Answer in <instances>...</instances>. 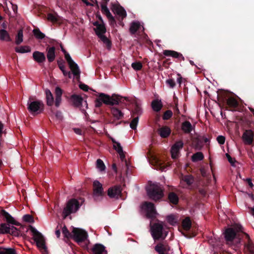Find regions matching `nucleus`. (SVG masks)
<instances>
[{"instance_id": "1", "label": "nucleus", "mask_w": 254, "mask_h": 254, "mask_svg": "<svg viewBox=\"0 0 254 254\" xmlns=\"http://www.w3.org/2000/svg\"><path fill=\"white\" fill-rule=\"evenodd\" d=\"M128 101L127 97H123L119 94H113L111 96L100 93L95 100V105L96 108H100L103 104L107 106H112L110 108L111 112L114 118L117 120L124 118V113L118 108L114 107L115 105H119L120 103H124V102Z\"/></svg>"}, {"instance_id": "2", "label": "nucleus", "mask_w": 254, "mask_h": 254, "mask_svg": "<svg viewBox=\"0 0 254 254\" xmlns=\"http://www.w3.org/2000/svg\"><path fill=\"white\" fill-rule=\"evenodd\" d=\"M243 229L242 226L238 227V231L242 233H237L235 230L232 228H227L224 233V237L227 243L235 241V244L238 245L241 243V239L243 238Z\"/></svg>"}, {"instance_id": "3", "label": "nucleus", "mask_w": 254, "mask_h": 254, "mask_svg": "<svg viewBox=\"0 0 254 254\" xmlns=\"http://www.w3.org/2000/svg\"><path fill=\"white\" fill-rule=\"evenodd\" d=\"M149 197L154 201L160 200L164 196L163 190L161 185L157 183H151L146 188Z\"/></svg>"}, {"instance_id": "4", "label": "nucleus", "mask_w": 254, "mask_h": 254, "mask_svg": "<svg viewBox=\"0 0 254 254\" xmlns=\"http://www.w3.org/2000/svg\"><path fill=\"white\" fill-rule=\"evenodd\" d=\"M27 109L33 116L42 113L44 110V104L41 100H32L30 97L27 102Z\"/></svg>"}, {"instance_id": "5", "label": "nucleus", "mask_w": 254, "mask_h": 254, "mask_svg": "<svg viewBox=\"0 0 254 254\" xmlns=\"http://www.w3.org/2000/svg\"><path fill=\"white\" fill-rule=\"evenodd\" d=\"M81 205L76 199L72 198L69 200L63 210L64 218H65L70 214L75 213L79 209Z\"/></svg>"}, {"instance_id": "6", "label": "nucleus", "mask_w": 254, "mask_h": 254, "mask_svg": "<svg viewBox=\"0 0 254 254\" xmlns=\"http://www.w3.org/2000/svg\"><path fill=\"white\" fill-rule=\"evenodd\" d=\"M163 230L164 228L162 223H155L151 226V235L155 241L164 240L166 238L167 233H164Z\"/></svg>"}, {"instance_id": "7", "label": "nucleus", "mask_w": 254, "mask_h": 254, "mask_svg": "<svg viewBox=\"0 0 254 254\" xmlns=\"http://www.w3.org/2000/svg\"><path fill=\"white\" fill-rule=\"evenodd\" d=\"M24 229L23 226H21L19 229L15 227L10 226L7 223L0 224V234H9L13 236L19 237L22 236L21 232Z\"/></svg>"}, {"instance_id": "8", "label": "nucleus", "mask_w": 254, "mask_h": 254, "mask_svg": "<svg viewBox=\"0 0 254 254\" xmlns=\"http://www.w3.org/2000/svg\"><path fill=\"white\" fill-rule=\"evenodd\" d=\"M88 237L87 232L78 228H72V239L78 244L84 242Z\"/></svg>"}, {"instance_id": "9", "label": "nucleus", "mask_w": 254, "mask_h": 254, "mask_svg": "<svg viewBox=\"0 0 254 254\" xmlns=\"http://www.w3.org/2000/svg\"><path fill=\"white\" fill-rule=\"evenodd\" d=\"M30 229L33 233V239L36 243L37 246L39 248L46 250L47 247L45 245V239L42 234L32 226H30Z\"/></svg>"}, {"instance_id": "10", "label": "nucleus", "mask_w": 254, "mask_h": 254, "mask_svg": "<svg viewBox=\"0 0 254 254\" xmlns=\"http://www.w3.org/2000/svg\"><path fill=\"white\" fill-rule=\"evenodd\" d=\"M142 209L145 211L146 216L148 218L155 217L156 211L153 203L147 201L144 202L142 205Z\"/></svg>"}, {"instance_id": "11", "label": "nucleus", "mask_w": 254, "mask_h": 254, "mask_svg": "<svg viewBox=\"0 0 254 254\" xmlns=\"http://www.w3.org/2000/svg\"><path fill=\"white\" fill-rule=\"evenodd\" d=\"M64 55L65 59L66 60L72 73L74 76L79 78L80 71L78 65L72 60L70 56L67 52L64 54Z\"/></svg>"}, {"instance_id": "12", "label": "nucleus", "mask_w": 254, "mask_h": 254, "mask_svg": "<svg viewBox=\"0 0 254 254\" xmlns=\"http://www.w3.org/2000/svg\"><path fill=\"white\" fill-rule=\"evenodd\" d=\"M111 9L115 14L119 16V18H122V20L127 16L125 9L119 3H112Z\"/></svg>"}, {"instance_id": "13", "label": "nucleus", "mask_w": 254, "mask_h": 254, "mask_svg": "<svg viewBox=\"0 0 254 254\" xmlns=\"http://www.w3.org/2000/svg\"><path fill=\"white\" fill-rule=\"evenodd\" d=\"M154 250L158 254H169L170 247L166 242H160L155 246Z\"/></svg>"}, {"instance_id": "14", "label": "nucleus", "mask_w": 254, "mask_h": 254, "mask_svg": "<svg viewBox=\"0 0 254 254\" xmlns=\"http://www.w3.org/2000/svg\"><path fill=\"white\" fill-rule=\"evenodd\" d=\"M184 143L182 140L177 141L171 147V153L172 158L175 159L179 157V151L183 148Z\"/></svg>"}, {"instance_id": "15", "label": "nucleus", "mask_w": 254, "mask_h": 254, "mask_svg": "<svg viewBox=\"0 0 254 254\" xmlns=\"http://www.w3.org/2000/svg\"><path fill=\"white\" fill-rule=\"evenodd\" d=\"M93 193L95 199H96V197L104 195L102 185L98 181L93 182Z\"/></svg>"}, {"instance_id": "16", "label": "nucleus", "mask_w": 254, "mask_h": 254, "mask_svg": "<svg viewBox=\"0 0 254 254\" xmlns=\"http://www.w3.org/2000/svg\"><path fill=\"white\" fill-rule=\"evenodd\" d=\"M107 4L108 3L102 2L101 4V11L103 14L106 15L111 24H114L116 23V20L107 7Z\"/></svg>"}, {"instance_id": "17", "label": "nucleus", "mask_w": 254, "mask_h": 254, "mask_svg": "<svg viewBox=\"0 0 254 254\" xmlns=\"http://www.w3.org/2000/svg\"><path fill=\"white\" fill-rule=\"evenodd\" d=\"M1 214L4 217V220L6 221L7 224L18 226H20V227L22 226L20 223L16 221L14 218L5 210L3 209L1 210Z\"/></svg>"}, {"instance_id": "18", "label": "nucleus", "mask_w": 254, "mask_h": 254, "mask_svg": "<svg viewBox=\"0 0 254 254\" xmlns=\"http://www.w3.org/2000/svg\"><path fill=\"white\" fill-rule=\"evenodd\" d=\"M121 194V188L120 186H116L109 188L108 195L110 198H118Z\"/></svg>"}, {"instance_id": "19", "label": "nucleus", "mask_w": 254, "mask_h": 254, "mask_svg": "<svg viewBox=\"0 0 254 254\" xmlns=\"http://www.w3.org/2000/svg\"><path fill=\"white\" fill-rule=\"evenodd\" d=\"M254 133L251 129L246 130L243 134V139L246 144H252L253 142Z\"/></svg>"}, {"instance_id": "20", "label": "nucleus", "mask_w": 254, "mask_h": 254, "mask_svg": "<svg viewBox=\"0 0 254 254\" xmlns=\"http://www.w3.org/2000/svg\"><path fill=\"white\" fill-rule=\"evenodd\" d=\"M163 53L167 57H172L180 61L185 60V58L181 53L175 51L165 50L163 51Z\"/></svg>"}, {"instance_id": "21", "label": "nucleus", "mask_w": 254, "mask_h": 254, "mask_svg": "<svg viewBox=\"0 0 254 254\" xmlns=\"http://www.w3.org/2000/svg\"><path fill=\"white\" fill-rule=\"evenodd\" d=\"M32 57L34 61L39 64L44 63L46 60V56L44 53L39 51H35L33 52Z\"/></svg>"}, {"instance_id": "22", "label": "nucleus", "mask_w": 254, "mask_h": 254, "mask_svg": "<svg viewBox=\"0 0 254 254\" xmlns=\"http://www.w3.org/2000/svg\"><path fill=\"white\" fill-rule=\"evenodd\" d=\"M142 109L139 104L136 101H134L133 103V109L131 112V117H139L142 114Z\"/></svg>"}, {"instance_id": "23", "label": "nucleus", "mask_w": 254, "mask_h": 254, "mask_svg": "<svg viewBox=\"0 0 254 254\" xmlns=\"http://www.w3.org/2000/svg\"><path fill=\"white\" fill-rule=\"evenodd\" d=\"M47 58L48 62L51 63L54 61L56 58V48L54 46H48L46 48Z\"/></svg>"}, {"instance_id": "24", "label": "nucleus", "mask_w": 254, "mask_h": 254, "mask_svg": "<svg viewBox=\"0 0 254 254\" xmlns=\"http://www.w3.org/2000/svg\"><path fill=\"white\" fill-rule=\"evenodd\" d=\"M93 254H107L105 247L101 244H95L91 249Z\"/></svg>"}, {"instance_id": "25", "label": "nucleus", "mask_w": 254, "mask_h": 254, "mask_svg": "<svg viewBox=\"0 0 254 254\" xmlns=\"http://www.w3.org/2000/svg\"><path fill=\"white\" fill-rule=\"evenodd\" d=\"M181 129L186 134H189L194 129V127L188 121H185L182 123Z\"/></svg>"}, {"instance_id": "26", "label": "nucleus", "mask_w": 254, "mask_h": 254, "mask_svg": "<svg viewBox=\"0 0 254 254\" xmlns=\"http://www.w3.org/2000/svg\"><path fill=\"white\" fill-rule=\"evenodd\" d=\"M243 237H245L247 241L244 242V246L251 252H254V244L251 240L249 235L246 233H243Z\"/></svg>"}, {"instance_id": "27", "label": "nucleus", "mask_w": 254, "mask_h": 254, "mask_svg": "<svg viewBox=\"0 0 254 254\" xmlns=\"http://www.w3.org/2000/svg\"><path fill=\"white\" fill-rule=\"evenodd\" d=\"M158 132L161 137L166 138L170 134L171 130L168 127L164 126L159 128Z\"/></svg>"}, {"instance_id": "28", "label": "nucleus", "mask_w": 254, "mask_h": 254, "mask_svg": "<svg viewBox=\"0 0 254 254\" xmlns=\"http://www.w3.org/2000/svg\"><path fill=\"white\" fill-rule=\"evenodd\" d=\"M71 100L74 106L79 107L83 102V98L80 96L76 94H73L71 96Z\"/></svg>"}, {"instance_id": "29", "label": "nucleus", "mask_w": 254, "mask_h": 254, "mask_svg": "<svg viewBox=\"0 0 254 254\" xmlns=\"http://www.w3.org/2000/svg\"><path fill=\"white\" fill-rule=\"evenodd\" d=\"M0 40L2 41L10 42L12 39L8 32L4 29L0 30Z\"/></svg>"}, {"instance_id": "30", "label": "nucleus", "mask_w": 254, "mask_h": 254, "mask_svg": "<svg viewBox=\"0 0 254 254\" xmlns=\"http://www.w3.org/2000/svg\"><path fill=\"white\" fill-rule=\"evenodd\" d=\"M192 143L196 150H201L203 146V142L200 136L194 138Z\"/></svg>"}, {"instance_id": "31", "label": "nucleus", "mask_w": 254, "mask_h": 254, "mask_svg": "<svg viewBox=\"0 0 254 254\" xmlns=\"http://www.w3.org/2000/svg\"><path fill=\"white\" fill-rule=\"evenodd\" d=\"M140 24L139 22H132L129 27V32L131 35L134 34L140 28Z\"/></svg>"}, {"instance_id": "32", "label": "nucleus", "mask_w": 254, "mask_h": 254, "mask_svg": "<svg viewBox=\"0 0 254 254\" xmlns=\"http://www.w3.org/2000/svg\"><path fill=\"white\" fill-rule=\"evenodd\" d=\"M168 199L171 203L176 205L179 202L178 195L174 192H171L168 194Z\"/></svg>"}, {"instance_id": "33", "label": "nucleus", "mask_w": 254, "mask_h": 254, "mask_svg": "<svg viewBox=\"0 0 254 254\" xmlns=\"http://www.w3.org/2000/svg\"><path fill=\"white\" fill-rule=\"evenodd\" d=\"M183 228L185 231H189L191 227V222L189 217H187L184 219L182 223Z\"/></svg>"}, {"instance_id": "34", "label": "nucleus", "mask_w": 254, "mask_h": 254, "mask_svg": "<svg viewBox=\"0 0 254 254\" xmlns=\"http://www.w3.org/2000/svg\"><path fill=\"white\" fill-rule=\"evenodd\" d=\"M231 108H236L238 106V101L233 97H230L227 99L226 104Z\"/></svg>"}, {"instance_id": "35", "label": "nucleus", "mask_w": 254, "mask_h": 254, "mask_svg": "<svg viewBox=\"0 0 254 254\" xmlns=\"http://www.w3.org/2000/svg\"><path fill=\"white\" fill-rule=\"evenodd\" d=\"M45 93L46 95L47 104L48 106H52L54 103V97L53 96L49 89L45 90Z\"/></svg>"}, {"instance_id": "36", "label": "nucleus", "mask_w": 254, "mask_h": 254, "mask_svg": "<svg viewBox=\"0 0 254 254\" xmlns=\"http://www.w3.org/2000/svg\"><path fill=\"white\" fill-rule=\"evenodd\" d=\"M96 35L99 36L101 35L104 34L106 32V29L104 23H101L100 25L94 29Z\"/></svg>"}, {"instance_id": "37", "label": "nucleus", "mask_w": 254, "mask_h": 254, "mask_svg": "<svg viewBox=\"0 0 254 254\" xmlns=\"http://www.w3.org/2000/svg\"><path fill=\"white\" fill-rule=\"evenodd\" d=\"M15 52L19 53H26L31 52V48L28 46H22L16 47Z\"/></svg>"}, {"instance_id": "38", "label": "nucleus", "mask_w": 254, "mask_h": 254, "mask_svg": "<svg viewBox=\"0 0 254 254\" xmlns=\"http://www.w3.org/2000/svg\"><path fill=\"white\" fill-rule=\"evenodd\" d=\"M33 33L35 38L37 39L42 40L46 36L45 34L42 33L38 28L34 29Z\"/></svg>"}, {"instance_id": "39", "label": "nucleus", "mask_w": 254, "mask_h": 254, "mask_svg": "<svg viewBox=\"0 0 254 254\" xmlns=\"http://www.w3.org/2000/svg\"><path fill=\"white\" fill-rule=\"evenodd\" d=\"M203 158L204 155L201 152H197L193 154L191 156V160L194 162L202 160Z\"/></svg>"}, {"instance_id": "40", "label": "nucleus", "mask_w": 254, "mask_h": 254, "mask_svg": "<svg viewBox=\"0 0 254 254\" xmlns=\"http://www.w3.org/2000/svg\"><path fill=\"white\" fill-rule=\"evenodd\" d=\"M151 105L153 110L156 112H159V111H160L162 107V105L161 102L158 100L153 101Z\"/></svg>"}, {"instance_id": "41", "label": "nucleus", "mask_w": 254, "mask_h": 254, "mask_svg": "<svg viewBox=\"0 0 254 254\" xmlns=\"http://www.w3.org/2000/svg\"><path fill=\"white\" fill-rule=\"evenodd\" d=\"M47 19L53 23H56L59 20V16L56 13H49L47 15Z\"/></svg>"}, {"instance_id": "42", "label": "nucleus", "mask_w": 254, "mask_h": 254, "mask_svg": "<svg viewBox=\"0 0 254 254\" xmlns=\"http://www.w3.org/2000/svg\"><path fill=\"white\" fill-rule=\"evenodd\" d=\"M23 30H19L15 38V44L17 45L20 44L23 42Z\"/></svg>"}, {"instance_id": "43", "label": "nucleus", "mask_w": 254, "mask_h": 254, "mask_svg": "<svg viewBox=\"0 0 254 254\" xmlns=\"http://www.w3.org/2000/svg\"><path fill=\"white\" fill-rule=\"evenodd\" d=\"M182 180L186 182L188 186H190L194 182V178L191 175H186L183 177Z\"/></svg>"}, {"instance_id": "44", "label": "nucleus", "mask_w": 254, "mask_h": 254, "mask_svg": "<svg viewBox=\"0 0 254 254\" xmlns=\"http://www.w3.org/2000/svg\"><path fill=\"white\" fill-rule=\"evenodd\" d=\"M0 254H16L14 249L11 248L0 249Z\"/></svg>"}, {"instance_id": "45", "label": "nucleus", "mask_w": 254, "mask_h": 254, "mask_svg": "<svg viewBox=\"0 0 254 254\" xmlns=\"http://www.w3.org/2000/svg\"><path fill=\"white\" fill-rule=\"evenodd\" d=\"M132 120L130 123V127L131 129L135 130L138 123L139 117H131Z\"/></svg>"}, {"instance_id": "46", "label": "nucleus", "mask_w": 254, "mask_h": 254, "mask_svg": "<svg viewBox=\"0 0 254 254\" xmlns=\"http://www.w3.org/2000/svg\"><path fill=\"white\" fill-rule=\"evenodd\" d=\"M227 99L226 98L224 95L218 94L217 95V100L218 101V104L220 106L221 105H225Z\"/></svg>"}, {"instance_id": "47", "label": "nucleus", "mask_w": 254, "mask_h": 254, "mask_svg": "<svg viewBox=\"0 0 254 254\" xmlns=\"http://www.w3.org/2000/svg\"><path fill=\"white\" fill-rule=\"evenodd\" d=\"M99 38L104 43L106 44L107 48H110L111 46V43L110 41L105 36L104 34L98 36Z\"/></svg>"}, {"instance_id": "48", "label": "nucleus", "mask_w": 254, "mask_h": 254, "mask_svg": "<svg viewBox=\"0 0 254 254\" xmlns=\"http://www.w3.org/2000/svg\"><path fill=\"white\" fill-rule=\"evenodd\" d=\"M131 67L136 71L140 70L142 68V64L140 62H134L131 64Z\"/></svg>"}, {"instance_id": "49", "label": "nucleus", "mask_w": 254, "mask_h": 254, "mask_svg": "<svg viewBox=\"0 0 254 254\" xmlns=\"http://www.w3.org/2000/svg\"><path fill=\"white\" fill-rule=\"evenodd\" d=\"M62 232L63 235H64V237L69 239L71 238L72 239V232H70L66 227L65 226H64L63 228Z\"/></svg>"}, {"instance_id": "50", "label": "nucleus", "mask_w": 254, "mask_h": 254, "mask_svg": "<svg viewBox=\"0 0 254 254\" xmlns=\"http://www.w3.org/2000/svg\"><path fill=\"white\" fill-rule=\"evenodd\" d=\"M96 166L100 171H104L105 169V165L103 161L100 159H97Z\"/></svg>"}, {"instance_id": "51", "label": "nucleus", "mask_w": 254, "mask_h": 254, "mask_svg": "<svg viewBox=\"0 0 254 254\" xmlns=\"http://www.w3.org/2000/svg\"><path fill=\"white\" fill-rule=\"evenodd\" d=\"M173 115V113L171 110H167L165 112L163 116V119L164 120L170 119Z\"/></svg>"}, {"instance_id": "52", "label": "nucleus", "mask_w": 254, "mask_h": 254, "mask_svg": "<svg viewBox=\"0 0 254 254\" xmlns=\"http://www.w3.org/2000/svg\"><path fill=\"white\" fill-rule=\"evenodd\" d=\"M23 219L26 222L33 223L34 222L33 216L30 214L24 215L23 216Z\"/></svg>"}, {"instance_id": "53", "label": "nucleus", "mask_w": 254, "mask_h": 254, "mask_svg": "<svg viewBox=\"0 0 254 254\" xmlns=\"http://www.w3.org/2000/svg\"><path fill=\"white\" fill-rule=\"evenodd\" d=\"M167 221L172 225H174L176 223V221L174 216L173 215H169L167 217Z\"/></svg>"}, {"instance_id": "54", "label": "nucleus", "mask_w": 254, "mask_h": 254, "mask_svg": "<svg viewBox=\"0 0 254 254\" xmlns=\"http://www.w3.org/2000/svg\"><path fill=\"white\" fill-rule=\"evenodd\" d=\"M113 148L118 153H122L123 151V148L119 142L117 143L116 145L114 144Z\"/></svg>"}, {"instance_id": "55", "label": "nucleus", "mask_w": 254, "mask_h": 254, "mask_svg": "<svg viewBox=\"0 0 254 254\" xmlns=\"http://www.w3.org/2000/svg\"><path fill=\"white\" fill-rule=\"evenodd\" d=\"M56 97H62L63 94V90L59 87H57L55 89Z\"/></svg>"}, {"instance_id": "56", "label": "nucleus", "mask_w": 254, "mask_h": 254, "mask_svg": "<svg viewBox=\"0 0 254 254\" xmlns=\"http://www.w3.org/2000/svg\"><path fill=\"white\" fill-rule=\"evenodd\" d=\"M166 83L171 88H174L176 85L175 81L173 79H169L167 80Z\"/></svg>"}, {"instance_id": "57", "label": "nucleus", "mask_w": 254, "mask_h": 254, "mask_svg": "<svg viewBox=\"0 0 254 254\" xmlns=\"http://www.w3.org/2000/svg\"><path fill=\"white\" fill-rule=\"evenodd\" d=\"M217 140L220 144H223L225 143V138L222 135H219L217 137Z\"/></svg>"}, {"instance_id": "58", "label": "nucleus", "mask_w": 254, "mask_h": 254, "mask_svg": "<svg viewBox=\"0 0 254 254\" xmlns=\"http://www.w3.org/2000/svg\"><path fill=\"white\" fill-rule=\"evenodd\" d=\"M198 192L202 197H205L206 195V190L204 188H200L198 189Z\"/></svg>"}, {"instance_id": "59", "label": "nucleus", "mask_w": 254, "mask_h": 254, "mask_svg": "<svg viewBox=\"0 0 254 254\" xmlns=\"http://www.w3.org/2000/svg\"><path fill=\"white\" fill-rule=\"evenodd\" d=\"M226 155L227 158V159H228V161L229 162V163H230V164H231V165H234V163H235V161H236L235 160V159H234L233 158H232L231 157V156H230L229 154H228V153H227V154H226Z\"/></svg>"}, {"instance_id": "60", "label": "nucleus", "mask_w": 254, "mask_h": 254, "mask_svg": "<svg viewBox=\"0 0 254 254\" xmlns=\"http://www.w3.org/2000/svg\"><path fill=\"white\" fill-rule=\"evenodd\" d=\"M58 64L61 71L65 69L64 62L63 61H58Z\"/></svg>"}, {"instance_id": "61", "label": "nucleus", "mask_w": 254, "mask_h": 254, "mask_svg": "<svg viewBox=\"0 0 254 254\" xmlns=\"http://www.w3.org/2000/svg\"><path fill=\"white\" fill-rule=\"evenodd\" d=\"M79 88L85 91H87L89 89L88 86L83 83H81L79 84Z\"/></svg>"}, {"instance_id": "62", "label": "nucleus", "mask_w": 254, "mask_h": 254, "mask_svg": "<svg viewBox=\"0 0 254 254\" xmlns=\"http://www.w3.org/2000/svg\"><path fill=\"white\" fill-rule=\"evenodd\" d=\"M55 116L57 119L60 120H62L63 118L62 112L58 111L56 112Z\"/></svg>"}, {"instance_id": "63", "label": "nucleus", "mask_w": 254, "mask_h": 254, "mask_svg": "<svg viewBox=\"0 0 254 254\" xmlns=\"http://www.w3.org/2000/svg\"><path fill=\"white\" fill-rule=\"evenodd\" d=\"M61 100H62V99L61 97H56L55 106L57 107H58L60 106V104L61 102Z\"/></svg>"}, {"instance_id": "64", "label": "nucleus", "mask_w": 254, "mask_h": 254, "mask_svg": "<svg viewBox=\"0 0 254 254\" xmlns=\"http://www.w3.org/2000/svg\"><path fill=\"white\" fill-rule=\"evenodd\" d=\"M248 209L249 210V212L253 216H254V207L249 206Z\"/></svg>"}]
</instances>
